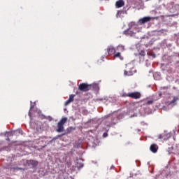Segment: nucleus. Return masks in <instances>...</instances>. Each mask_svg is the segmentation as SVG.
<instances>
[{
    "instance_id": "obj_1",
    "label": "nucleus",
    "mask_w": 179,
    "mask_h": 179,
    "mask_svg": "<svg viewBox=\"0 0 179 179\" xmlns=\"http://www.w3.org/2000/svg\"><path fill=\"white\" fill-rule=\"evenodd\" d=\"M139 31H141V30L137 28L136 27H132L131 28H129L127 30H125L124 31V34H125L126 36H135V34H136V33H139Z\"/></svg>"
},
{
    "instance_id": "obj_2",
    "label": "nucleus",
    "mask_w": 179,
    "mask_h": 179,
    "mask_svg": "<svg viewBox=\"0 0 179 179\" xmlns=\"http://www.w3.org/2000/svg\"><path fill=\"white\" fill-rule=\"evenodd\" d=\"M68 121V118L66 117H62L59 122L57 123V132L61 133L64 132V125L66 124Z\"/></svg>"
},
{
    "instance_id": "obj_3",
    "label": "nucleus",
    "mask_w": 179,
    "mask_h": 179,
    "mask_svg": "<svg viewBox=\"0 0 179 179\" xmlns=\"http://www.w3.org/2000/svg\"><path fill=\"white\" fill-rule=\"evenodd\" d=\"M92 89V84H87V83H80L78 85V90H80V92H89Z\"/></svg>"
},
{
    "instance_id": "obj_4",
    "label": "nucleus",
    "mask_w": 179,
    "mask_h": 179,
    "mask_svg": "<svg viewBox=\"0 0 179 179\" xmlns=\"http://www.w3.org/2000/svg\"><path fill=\"white\" fill-rule=\"evenodd\" d=\"M141 96H142V94H141V92H139L129 93V97H130V99H134V100H138V99H141Z\"/></svg>"
},
{
    "instance_id": "obj_5",
    "label": "nucleus",
    "mask_w": 179,
    "mask_h": 179,
    "mask_svg": "<svg viewBox=\"0 0 179 179\" xmlns=\"http://www.w3.org/2000/svg\"><path fill=\"white\" fill-rule=\"evenodd\" d=\"M27 164L28 166H31V167L34 169V167H37L38 166V161L30 159L27 161Z\"/></svg>"
},
{
    "instance_id": "obj_6",
    "label": "nucleus",
    "mask_w": 179,
    "mask_h": 179,
    "mask_svg": "<svg viewBox=\"0 0 179 179\" xmlns=\"http://www.w3.org/2000/svg\"><path fill=\"white\" fill-rule=\"evenodd\" d=\"M106 51L108 52V55H113L115 54V48L112 45L108 46L106 49Z\"/></svg>"
},
{
    "instance_id": "obj_7",
    "label": "nucleus",
    "mask_w": 179,
    "mask_h": 179,
    "mask_svg": "<svg viewBox=\"0 0 179 179\" xmlns=\"http://www.w3.org/2000/svg\"><path fill=\"white\" fill-rule=\"evenodd\" d=\"M152 20V17H144L139 20L140 24H145V23H148V22H150Z\"/></svg>"
},
{
    "instance_id": "obj_8",
    "label": "nucleus",
    "mask_w": 179,
    "mask_h": 179,
    "mask_svg": "<svg viewBox=\"0 0 179 179\" xmlns=\"http://www.w3.org/2000/svg\"><path fill=\"white\" fill-rule=\"evenodd\" d=\"M150 150L152 152V153H157L159 146H157V144H152L150 147Z\"/></svg>"
},
{
    "instance_id": "obj_9",
    "label": "nucleus",
    "mask_w": 179,
    "mask_h": 179,
    "mask_svg": "<svg viewBox=\"0 0 179 179\" xmlns=\"http://www.w3.org/2000/svg\"><path fill=\"white\" fill-rule=\"evenodd\" d=\"M124 5H125V2L124 1V0H118L115 3V6L117 8H122V6H124Z\"/></svg>"
},
{
    "instance_id": "obj_10",
    "label": "nucleus",
    "mask_w": 179,
    "mask_h": 179,
    "mask_svg": "<svg viewBox=\"0 0 179 179\" xmlns=\"http://www.w3.org/2000/svg\"><path fill=\"white\" fill-rule=\"evenodd\" d=\"M75 96H76V94L70 95L69 99L65 102V106H68V104L72 103V101H73V99L75 98Z\"/></svg>"
},
{
    "instance_id": "obj_11",
    "label": "nucleus",
    "mask_w": 179,
    "mask_h": 179,
    "mask_svg": "<svg viewBox=\"0 0 179 179\" xmlns=\"http://www.w3.org/2000/svg\"><path fill=\"white\" fill-rule=\"evenodd\" d=\"M113 57H114V58H119L120 59V61H124V57H122V55H121V52H115Z\"/></svg>"
},
{
    "instance_id": "obj_12",
    "label": "nucleus",
    "mask_w": 179,
    "mask_h": 179,
    "mask_svg": "<svg viewBox=\"0 0 179 179\" xmlns=\"http://www.w3.org/2000/svg\"><path fill=\"white\" fill-rule=\"evenodd\" d=\"M124 76H132V75H134V71H132V70H130L129 71H124Z\"/></svg>"
},
{
    "instance_id": "obj_13",
    "label": "nucleus",
    "mask_w": 179,
    "mask_h": 179,
    "mask_svg": "<svg viewBox=\"0 0 179 179\" xmlns=\"http://www.w3.org/2000/svg\"><path fill=\"white\" fill-rule=\"evenodd\" d=\"M164 135V141H167V139H170L171 138V134L170 133H163Z\"/></svg>"
},
{
    "instance_id": "obj_14",
    "label": "nucleus",
    "mask_w": 179,
    "mask_h": 179,
    "mask_svg": "<svg viewBox=\"0 0 179 179\" xmlns=\"http://www.w3.org/2000/svg\"><path fill=\"white\" fill-rule=\"evenodd\" d=\"M153 103H155V100L151 99V100H150V101H148L145 103V106H152V104H153Z\"/></svg>"
},
{
    "instance_id": "obj_15",
    "label": "nucleus",
    "mask_w": 179,
    "mask_h": 179,
    "mask_svg": "<svg viewBox=\"0 0 179 179\" xmlns=\"http://www.w3.org/2000/svg\"><path fill=\"white\" fill-rule=\"evenodd\" d=\"M117 50H120V51H124V50H125V48L124 47V45H118L117 47Z\"/></svg>"
},
{
    "instance_id": "obj_16",
    "label": "nucleus",
    "mask_w": 179,
    "mask_h": 179,
    "mask_svg": "<svg viewBox=\"0 0 179 179\" xmlns=\"http://www.w3.org/2000/svg\"><path fill=\"white\" fill-rule=\"evenodd\" d=\"M178 99V96H174L173 100L170 102V104H174V103H176V101H177Z\"/></svg>"
},
{
    "instance_id": "obj_17",
    "label": "nucleus",
    "mask_w": 179,
    "mask_h": 179,
    "mask_svg": "<svg viewBox=\"0 0 179 179\" xmlns=\"http://www.w3.org/2000/svg\"><path fill=\"white\" fill-rule=\"evenodd\" d=\"M139 55H141V57H145V55H146V52H145V50H141L139 52Z\"/></svg>"
},
{
    "instance_id": "obj_18",
    "label": "nucleus",
    "mask_w": 179,
    "mask_h": 179,
    "mask_svg": "<svg viewBox=\"0 0 179 179\" xmlns=\"http://www.w3.org/2000/svg\"><path fill=\"white\" fill-rule=\"evenodd\" d=\"M158 139H163V140H164V134H162L158 135Z\"/></svg>"
},
{
    "instance_id": "obj_19",
    "label": "nucleus",
    "mask_w": 179,
    "mask_h": 179,
    "mask_svg": "<svg viewBox=\"0 0 179 179\" xmlns=\"http://www.w3.org/2000/svg\"><path fill=\"white\" fill-rule=\"evenodd\" d=\"M122 13V10H117L116 17H120V15H121Z\"/></svg>"
},
{
    "instance_id": "obj_20",
    "label": "nucleus",
    "mask_w": 179,
    "mask_h": 179,
    "mask_svg": "<svg viewBox=\"0 0 179 179\" xmlns=\"http://www.w3.org/2000/svg\"><path fill=\"white\" fill-rule=\"evenodd\" d=\"M122 97H129V93H128V94H127V93L122 94Z\"/></svg>"
},
{
    "instance_id": "obj_21",
    "label": "nucleus",
    "mask_w": 179,
    "mask_h": 179,
    "mask_svg": "<svg viewBox=\"0 0 179 179\" xmlns=\"http://www.w3.org/2000/svg\"><path fill=\"white\" fill-rule=\"evenodd\" d=\"M45 120H48V121H52V117L51 116L49 117H45Z\"/></svg>"
},
{
    "instance_id": "obj_22",
    "label": "nucleus",
    "mask_w": 179,
    "mask_h": 179,
    "mask_svg": "<svg viewBox=\"0 0 179 179\" xmlns=\"http://www.w3.org/2000/svg\"><path fill=\"white\" fill-rule=\"evenodd\" d=\"M62 135H58L57 137L53 138L52 141H55L56 139H58V138H61Z\"/></svg>"
},
{
    "instance_id": "obj_23",
    "label": "nucleus",
    "mask_w": 179,
    "mask_h": 179,
    "mask_svg": "<svg viewBox=\"0 0 179 179\" xmlns=\"http://www.w3.org/2000/svg\"><path fill=\"white\" fill-rule=\"evenodd\" d=\"M106 118H108L110 117H111V118H113V115H107L106 116H105Z\"/></svg>"
},
{
    "instance_id": "obj_24",
    "label": "nucleus",
    "mask_w": 179,
    "mask_h": 179,
    "mask_svg": "<svg viewBox=\"0 0 179 179\" xmlns=\"http://www.w3.org/2000/svg\"><path fill=\"white\" fill-rule=\"evenodd\" d=\"M108 134L107 133H104L103 134V138H107V136H108Z\"/></svg>"
},
{
    "instance_id": "obj_25",
    "label": "nucleus",
    "mask_w": 179,
    "mask_h": 179,
    "mask_svg": "<svg viewBox=\"0 0 179 179\" xmlns=\"http://www.w3.org/2000/svg\"><path fill=\"white\" fill-rule=\"evenodd\" d=\"M15 132H18L19 134H20V132H22V130L18 129V130L15 131Z\"/></svg>"
},
{
    "instance_id": "obj_26",
    "label": "nucleus",
    "mask_w": 179,
    "mask_h": 179,
    "mask_svg": "<svg viewBox=\"0 0 179 179\" xmlns=\"http://www.w3.org/2000/svg\"><path fill=\"white\" fill-rule=\"evenodd\" d=\"M78 169H82L83 167V164H81L80 166H78Z\"/></svg>"
},
{
    "instance_id": "obj_27",
    "label": "nucleus",
    "mask_w": 179,
    "mask_h": 179,
    "mask_svg": "<svg viewBox=\"0 0 179 179\" xmlns=\"http://www.w3.org/2000/svg\"><path fill=\"white\" fill-rule=\"evenodd\" d=\"M76 94H79V92H76Z\"/></svg>"
},
{
    "instance_id": "obj_28",
    "label": "nucleus",
    "mask_w": 179,
    "mask_h": 179,
    "mask_svg": "<svg viewBox=\"0 0 179 179\" xmlns=\"http://www.w3.org/2000/svg\"><path fill=\"white\" fill-rule=\"evenodd\" d=\"M17 170H22V169H20V168H17Z\"/></svg>"
},
{
    "instance_id": "obj_29",
    "label": "nucleus",
    "mask_w": 179,
    "mask_h": 179,
    "mask_svg": "<svg viewBox=\"0 0 179 179\" xmlns=\"http://www.w3.org/2000/svg\"><path fill=\"white\" fill-rule=\"evenodd\" d=\"M45 146H47V145H45L43 148H45Z\"/></svg>"
}]
</instances>
